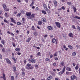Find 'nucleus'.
Listing matches in <instances>:
<instances>
[{
	"mask_svg": "<svg viewBox=\"0 0 80 80\" xmlns=\"http://www.w3.org/2000/svg\"><path fill=\"white\" fill-rule=\"evenodd\" d=\"M26 15L27 16H30L32 15V13L31 12H27Z\"/></svg>",
	"mask_w": 80,
	"mask_h": 80,
	"instance_id": "obj_14",
	"label": "nucleus"
},
{
	"mask_svg": "<svg viewBox=\"0 0 80 80\" xmlns=\"http://www.w3.org/2000/svg\"><path fill=\"white\" fill-rule=\"evenodd\" d=\"M41 53H40V52H39L38 53H37V55H39V56L40 55Z\"/></svg>",
	"mask_w": 80,
	"mask_h": 80,
	"instance_id": "obj_51",
	"label": "nucleus"
},
{
	"mask_svg": "<svg viewBox=\"0 0 80 80\" xmlns=\"http://www.w3.org/2000/svg\"><path fill=\"white\" fill-rule=\"evenodd\" d=\"M5 60L7 62V63H8V64H10V65L12 64V63L10 62V60H9V59H8V58H6L5 59Z\"/></svg>",
	"mask_w": 80,
	"mask_h": 80,
	"instance_id": "obj_5",
	"label": "nucleus"
},
{
	"mask_svg": "<svg viewBox=\"0 0 80 80\" xmlns=\"http://www.w3.org/2000/svg\"><path fill=\"white\" fill-rule=\"evenodd\" d=\"M17 54L18 55H21V53L20 52H18Z\"/></svg>",
	"mask_w": 80,
	"mask_h": 80,
	"instance_id": "obj_53",
	"label": "nucleus"
},
{
	"mask_svg": "<svg viewBox=\"0 0 80 80\" xmlns=\"http://www.w3.org/2000/svg\"><path fill=\"white\" fill-rule=\"evenodd\" d=\"M11 35H12V36H14V35H15V34H13L12 33H11Z\"/></svg>",
	"mask_w": 80,
	"mask_h": 80,
	"instance_id": "obj_57",
	"label": "nucleus"
},
{
	"mask_svg": "<svg viewBox=\"0 0 80 80\" xmlns=\"http://www.w3.org/2000/svg\"><path fill=\"white\" fill-rule=\"evenodd\" d=\"M72 55L73 57H74V56H75L76 55V52H73L72 53Z\"/></svg>",
	"mask_w": 80,
	"mask_h": 80,
	"instance_id": "obj_33",
	"label": "nucleus"
},
{
	"mask_svg": "<svg viewBox=\"0 0 80 80\" xmlns=\"http://www.w3.org/2000/svg\"><path fill=\"white\" fill-rule=\"evenodd\" d=\"M67 4L69 6H71V5L72 4V3L70 2H67Z\"/></svg>",
	"mask_w": 80,
	"mask_h": 80,
	"instance_id": "obj_17",
	"label": "nucleus"
},
{
	"mask_svg": "<svg viewBox=\"0 0 80 80\" xmlns=\"http://www.w3.org/2000/svg\"><path fill=\"white\" fill-rule=\"evenodd\" d=\"M61 8H62V9H63V10H65V8L64 7V6H62Z\"/></svg>",
	"mask_w": 80,
	"mask_h": 80,
	"instance_id": "obj_49",
	"label": "nucleus"
},
{
	"mask_svg": "<svg viewBox=\"0 0 80 80\" xmlns=\"http://www.w3.org/2000/svg\"><path fill=\"white\" fill-rule=\"evenodd\" d=\"M75 69L76 70H78V65L76 66L75 67Z\"/></svg>",
	"mask_w": 80,
	"mask_h": 80,
	"instance_id": "obj_35",
	"label": "nucleus"
},
{
	"mask_svg": "<svg viewBox=\"0 0 80 80\" xmlns=\"http://www.w3.org/2000/svg\"><path fill=\"white\" fill-rule=\"evenodd\" d=\"M55 23L56 25V27L58 28H60V23L58 22H56Z\"/></svg>",
	"mask_w": 80,
	"mask_h": 80,
	"instance_id": "obj_4",
	"label": "nucleus"
},
{
	"mask_svg": "<svg viewBox=\"0 0 80 80\" xmlns=\"http://www.w3.org/2000/svg\"><path fill=\"white\" fill-rule=\"evenodd\" d=\"M3 78L4 80H6V78L5 77V74L3 73Z\"/></svg>",
	"mask_w": 80,
	"mask_h": 80,
	"instance_id": "obj_22",
	"label": "nucleus"
},
{
	"mask_svg": "<svg viewBox=\"0 0 80 80\" xmlns=\"http://www.w3.org/2000/svg\"><path fill=\"white\" fill-rule=\"evenodd\" d=\"M73 18H77V19H80V17L78 16H76L75 17H73Z\"/></svg>",
	"mask_w": 80,
	"mask_h": 80,
	"instance_id": "obj_26",
	"label": "nucleus"
},
{
	"mask_svg": "<svg viewBox=\"0 0 80 80\" xmlns=\"http://www.w3.org/2000/svg\"><path fill=\"white\" fill-rule=\"evenodd\" d=\"M42 22L41 21H39L38 22V24L39 25H41L42 24Z\"/></svg>",
	"mask_w": 80,
	"mask_h": 80,
	"instance_id": "obj_15",
	"label": "nucleus"
},
{
	"mask_svg": "<svg viewBox=\"0 0 80 80\" xmlns=\"http://www.w3.org/2000/svg\"><path fill=\"white\" fill-rule=\"evenodd\" d=\"M43 6L44 8H47V5H46V4H43Z\"/></svg>",
	"mask_w": 80,
	"mask_h": 80,
	"instance_id": "obj_31",
	"label": "nucleus"
},
{
	"mask_svg": "<svg viewBox=\"0 0 80 80\" xmlns=\"http://www.w3.org/2000/svg\"><path fill=\"white\" fill-rule=\"evenodd\" d=\"M60 65H61V66L63 67V66H64V62H61Z\"/></svg>",
	"mask_w": 80,
	"mask_h": 80,
	"instance_id": "obj_24",
	"label": "nucleus"
},
{
	"mask_svg": "<svg viewBox=\"0 0 80 80\" xmlns=\"http://www.w3.org/2000/svg\"><path fill=\"white\" fill-rule=\"evenodd\" d=\"M44 9H45V10L46 11V12H47L48 13H50V10H49V9H48L47 7L46 8H44Z\"/></svg>",
	"mask_w": 80,
	"mask_h": 80,
	"instance_id": "obj_8",
	"label": "nucleus"
},
{
	"mask_svg": "<svg viewBox=\"0 0 80 80\" xmlns=\"http://www.w3.org/2000/svg\"><path fill=\"white\" fill-rule=\"evenodd\" d=\"M31 39H32V37H30L28 38V39L26 40V42H29L30 40H31Z\"/></svg>",
	"mask_w": 80,
	"mask_h": 80,
	"instance_id": "obj_7",
	"label": "nucleus"
},
{
	"mask_svg": "<svg viewBox=\"0 0 80 80\" xmlns=\"http://www.w3.org/2000/svg\"><path fill=\"white\" fill-rule=\"evenodd\" d=\"M55 59L56 60H58V58H55Z\"/></svg>",
	"mask_w": 80,
	"mask_h": 80,
	"instance_id": "obj_54",
	"label": "nucleus"
},
{
	"mask_svg": "<svg viewBox=\"0 0 80 80\" xmlns=\"http://www.w3.org/2000/svg\"><path fill=\"white\" fill-rule=\"evenodd\" d=\"M48 30H51V29H52V28L51 26H49L48 27Z\"/></svg>",
	"mask_w": 80,
	"mask_h": 80,
	"instance_id": "obj_25",
	"label": "nucleus"
},
{
	"mask_svg": "<svg viewBox=\"0 0 80 80\" xmlns=\"http://www.w3.org/2000/svg\"><path fill=\"white\" fill-rule=\"evenodd\" d=\"M52 41L53 43H55V42H56V39L55 38H53L52 39Z\"/></svg>",
	"mask_w": 80,
	"mask_h": 80,
	"instance_id": "obj_29",
	"label": "nucleus"
},
{
	"mask_svg": "<svg viewBox=\"0 0 80 80\" xmlns=\"http://www.w3.org/2000/svg\"><path fill=\"white\" fill-rule=\"evenodd\" d=\"M12 58L14 60V63H16L17 62V61L16 60V59L14 58V57L13 56L12 57Z\"/></svg>",
	"mask_w": 80,
	"mask_h": 80,
	"instance_id": "obj_12",
	"label": "nucleus"
},
{
	"mask_svg": "<svg viewBox=\"0 0 80 80\" xmlns=\"http://www.w3.org/2000/svg\"><path fill=\"white\" fill-rule=\"evenodd\" d=\"M45 60L46 61H47V62H49V61H50V60L48 58H46Z\"/></svg>",
	"mask_w": 80,
	"mask_h": 80,
	"instance_id": "obj_39",
	"label": "nucleus"
},
{
	"mask_svg": "<svg viewBox=\"0 0 80 80\" xmlns=\"http://www.w3.org/2000/svg\"><path fill=\"white\" fill-rule=\"evenodd\" d=\"M2 52H3V53H4V52H5V48H3L2 49Z\"/></svg>",
	"mask_w": 80,
	"mask_h": 80,
	"instance_id": "obj_40",
	"label": "nucleus"
},
{
	"mask_svg": "<svg viewBox=\"0 0 80 80\" xmlns=\"http://www.w3.org/2000/svg\"><path fill=\"white\" fill-rule=\"evenodd\" d=\"M72 65H73V67H75V66L76 64L75 63H73L72 64Z\"/></svg>",
	"mask_w": 80,
	"mask_h": 80,
	"instance_id": "obj_62",
	"label": "nucleus"
},
{
	"mask_svg": "<svg viewBox=\"0 0 80 80\" xmlns=\"http://www.w3.org/2000/svg\"><path fill=\"white\" fill-rule=\"evenodd\" d=\"M30 61L32 63H33V62H34V60L31 59V60Z\"/></svg>",
	"mask_w": 80,
	"mask_h": 80,
	"instance_id": "obj_42",
	"label": "nucleus"
},
{
	"mask_svg": "<svg viewBox=\"0 0 80 80\" xmlns=\"http://www.w3.org/2000/svg\"><path fill=\"white\" fill-rule=\"evenodd\" d=\"M31 59H32V58H33L32 57H33V55H31L30 56V57Z\"/></svg>",
	"mask_w": 80,
	"mask_h": 80,
	"instance_id": "obj_59",
	"label": "nucleus"
},
{
	"mask_svg": "<svg viewBox=\"0 0 80 80\" xmlns=\"http://www.w3.org/2000/svg\"><path fill=\"white\" fill-rule=\"evenodd\" d=\"M17 25H21V23L20 22H17Z\"/></svg>",
	"mask_w": 80,
	"mask_h": 80,
	"instance_id": "obj_38",
	"label": "nucleus"
},
{
	"mask_svg": "<svg viewBox=\"0 0 80 80\" xmlns=\"http://www.w3.org/2000/svg\"><path fill=\"white\" fill-rule=\"evenodd\" d=\"M32 30H35V27L34 26H32Z\"/></svg>",
	"mask_w": 80,
	"mask_h": 80,
	"instance_id": "obj_45",
	"label": "nucleus"
},
{
	"mask_svg": "<svg viewBox=\"0 0 80 80\" xmlns=\"http://www.w3.org/2000/svg\"><path fill=\"white\" fill-rule=\"evenodd\" d=\"M27 65L28 67H29L30 70H32L33 69V67H32V66L31 67H30L31 66H32V64L29 63H28Z\"/></svg>",
	"mask_w": 80,
	"mask_h": 80,
	"instance_id": "obj_3",
	"label": "nucleus"
},
{
	"mask_svg": "<svg viewBox=\"0 0 80 80\" xmlns=\"http://www.w3.org/2000/svg\"><path fill=\"white\" fill-rule=\"evenodd\" d=\"M1 43L4 45H5V41H4V40H2Z\"/></svg>",
	"mask_w": 80,
	"mask_h": 80,
	"instance_id": "obj_28",
	"label": "nucleus"
},
{
	"mask_svg": "<svg viewBox=\"0 0 80 80\" xmlns=\"http://www.w3.org/2000/svg\"><path fill=\"white\" fill-rule=\"evenodd\" d=\"M50 4H48V8H50Z\"/></svg>",
	"mask_w": 80,
	"mask_h": 80,
	"instance_id": "obj_64",
	"label": "nucleus"
},
{
	"mask_svg": "<svg viewBox=\"0 0 80 80\" xmlns=\"http://www.w3.org/2000/svg\"><path fill=\"white\" fill-rule=\"evenodd\" d=\"M4 22H5L6 23H8V21H7V20L6 19H4Z\"/></svg>",
	"mask_w": 80,
	"mask_h": 80,
	"instance_id": "obj_37",
	"label": "nucleus"
},
{
	"mask_svg": "<svg viewBox=\"0 0 80 80\" xmlns=\"http://www.w3.org/2000/svg\"><path fill=\"white\" fill-rule=\"evenodd\" d=\"M70 78L71 80H74V79L77 80V78L75 75H73L72 76H71Z\"/></svg>",
	"mask_w": 80,
	"mask_h": 80,
	"instance_id": "obj_2",
	"label": "nucleus"
},
{
	"mask_svg": "<svg viewBox=\"0 0 80 80\" xmlns=\"http://www.w3.org/2000/svg\"><path fill=\"white\" fill-rule=\"evenodd\" d=\"M8 33H9V34H10V35H11V32H10L8 31Z\"/></svg>",
	"mask_w": 80,
	"mask_h": 80,
	"instance_id": "obj_63",
	"label": "nucleus"
},
{
	"mask_svg": "<svg viewBox=\"0 0 80 80\" xmlns=\"http://www.w3.org/2000/svg\"><path fill=\"white\" fill-rule=\"evenodd\" d=\"M53 77L52 76L50 75L49 77H48L47 79V80H52V78Z\"/></svg>",
	"mask_w": 80,
	"mask_h": 80,
	"instance_id": "obj_9",
	"label": "nucleus"
},
{
	"mask_svg": "<svg viewBox=\"0 0 80 80\" xmlns=\"http://www.w3.org/2000/svg\"><path fill=\"white\" fill-rule=\"evenodd\" d=\"M25 18H22V20L23 22H24V21H25Z\"/></svg>",
	"mask_w": 80,
	"mask_h": 80,
	"instance_id": "obj_52",
	"label": "nucleus"
},
{
	"mask_svg": "<svg viewBox=\"0 0 80 80\" xmlns=\"http://www.w3.org/2000/svg\"><path fill=\"white\" fill-rule=\"evenodd\" d=\"M69 37H71V38H73V33L72 32H70L69 35Z\"/></svg>",
	"mask_w": 80,
	"mask_h": 80,
	"instance_id": "obj_11",
	"label": "nucleus"
},
{
	"mask_svg": "<svg viewBox=\"0 0 80 80\" xmlns=\"http://www.w3.org/2000/svg\"><path fill=\"white\" fill-rule=\"evenodd\" d=\"M58 74L59 75H62V74H63L62 73V72H60Z\"/></svg>",
	"mask_w": 80,
	"mask_h": 80,
	"instance_id": "obj_47",
	"label": "nucleus"
},
{
	"mask_svg": "<svg viewBox=\"0 0 80 80\" xmlns=\"http://www.w3.org/2000/svg\"><path fill=\"white\" fill-rule=\"evenodd\" d=\"M66 70H68V71H72V69L71 68L69 67H67L66 68Z\"/></svg>",
	"mask_w": 80,
	"mask_h": 80,
	"instance_id": "obj_13",
	"label": "nucleus"
},
{
	"mask_svg": "<svg viewBox=\"0 0 80 80\" xmlns=\"http://www.w3.org/2000/svg\"><path fill=\"white\" fill-rule=\"evenodd\" d=\"M12 45L14 47H16V45H15V43H12Z\"/></svg>",
	"mask_w": 80,
	"mask_h": 80,
	"instance_id": "obj_46",
	"label": "nucleus"
},
{
	"mask_svg": "<svg viewBox=\"0 0 80 80\" xmlns=\"http://www.w3.org/2000/svg\"><path fill=\"white\" fill-rule=\"evenodd\" d=\"M41 21H42V22H43L44 21V18H42L41 19Z\"/></svg>",
	"mask_w": 80,
	"mask_h": 80,
	"instance_id": "obj_55",
	"label": "nucleus"
},
{
	"mask_svg": "<svg viewBox=\"0 0 80 80\" xmlns=\"http://www.w3.org/2000/svg\"><path fill=\"white\" fill-rule=\"evenodd\" d=\"M50 73L51 74V75H54L53 72H51Z\"/></svg>",
	"mask_w": 80,
	"mask_h": 80,
	"instance_id": "obj_61",
	"label": "nucleus"
},
{
	"mask_svg": "<svg viewBox=\"0 0 80 80\" xmlns=\"http://www.w3.org/2000/svg\"><path fill=\"white\" fill-rule=\"evenodd\" d=\"M0 58H1V59H2V55L1 54H0Z\"/></svg>",
	"mask_w": 80,
	"mask_h": 80,
	"instance_id": "obj_60",
	"label": "nucleus"
},
{
	"mask_svg": "<svg viewBox=\"0 0 80 80\" xmlns=\"http://www.w3.org/2000/svg\"><path fill=\"white\" fill-rule=\"evenodd\" d=\"M77 28L78 30L79 31H80V27L79 26L77 27Z\"/></svg>",
	"mask_w": 80,
	"mask_h": 80,
	"instance_id": "obj_41",
	"label": "nucleus"
},
{
	"mask_svg": "<svg viewBox=\"0 0 80 80\" xmlns=\"http://www.w3.org/2000/svg\"><path fill=\"white\" fill-rule=\"evenodd\" d=\"M35 3V2L33 1L32 2V3L31 4L30 6L31 7H32L34 3Z\"/></svg>",
	"mask_w": 80,
	"mask_h": 80,
	"instance_id": "obj_23",
	"label": "nucleus"
},
{
	"mask_svg": "<svg viewBox=\"0 0 80 80\" xmlns=\"http://www.w3.org/2000/svg\"><path fill=\"white\" fill-rule=\"evenodd\" d=\"M64 38H67V36H65V35H64L63 36Z\"/></svg>",
	"mask_w": 80,
	"mask_h": 80,
	"instance_id": "obj_58",
	"label": "nucleus"
},
{
	"mask_svg": "<svg viewBox=\"0 0 80 80\" xmlns=\"http://www.w3.org/2000/svg\"><path fill=\"white\" fill-rule=\"evenodd\" d=\"M42 13H44V14H47V12L44 10H42Z\"/></svg>",
	"mask_w": 80,
	"mask_h": 80,
	"instance_id": "obj_27",
	"label": "nucleus"
},
{
	"mask_svg": "<svg viewBox=\"0 0 80 80\" xmlns=\"http://www.w3.org/2000/svg\"><path fill=\"white\" fill-rule=\"evenodd\" d=\"M64 72H65V70H64V69H62V74H63V73H64Z\"/></svg>",
	"mask_w": 80,
	"mask_h": 80,
	"instance_id": "obj_48",
	"label": "nucleus"
},
{
	"mask_svg": "<svg viewBox=\"0 0 80 80\" xmlns=\"http://www.w3.org/2000/svg\"><path fill=\"white\" fill-rule=\"evenodd\" d=\"M8 13H5V17H8Z\"/></svg>",
	"mask_w": 80,
	"mask_h": 80,
	"instance_id": "obj_43",
	"label": "nucleus"
},
{
	"mask_svg": "<svg viewBox=\"0 0 80 80\" xmlns=\"http://www.w3.org/2000/svg\"><path fill=\"white\" fill-rule=\"evenodd\" d=\"M11 80H14V77L11 76Z\"/></svg>",
	"mask_w": 80,
	"mask_h": 80,
	"instance_id": "obj_36",
	"label": "nucleus"
},
{
	"mask_svg": "<svg viewBox=\"0 0 80 80\" xmlns=\"http://www.w3.org/2000/svg\"><path fill=\"white\" fill-rule=\"evenodd\" d=\"M3 7L4 10L5 11H7V12H8L9 11V9L8 8H7V7L6 6L5 4H3Z\"/></svg>",
	"mask_w": 80,
	"mask_h": 80,
	"instance_id": "obj_1",
	"label": "nucleus"
},
{
	"mask_svg": "<svg viewBox=\"0 0 80 80\" xmlns=\"http://www.w3.org/2000/svg\"><path fill=\"white\" fill-rule=\"evenodd\" d=\"M54 3L55 5V6H57V5H58V3H57V1H55L54 2Z\"/></svg>",
	"mask_w": 80,
	"mask_h": 80,
	"instance_id": "obj_30",
	"label": "nucleus"
},
{
	"mask_svg": "<svg viewBox=\"0 0 80 80\" xmlns=\"http://www.w3.org/2000/svg\"><path fill=\"white\" fill-rule=\"evenodd\" d=\"M47 21V20H46V19L45 18H44V21H43V22H46Z\"/></svg>",
	"mask_w": 80,
	"mask_h": 80,
	"instance_id": "obj_56",
	"label": "nucleus"
},
{
	"mask_svg": "<svg viewBox=\"0 0 80 80\" xmlns=\"http://www.w3.org/2000/svg\"><path fill=\"white\" fill-rule=\"evenodd\" d=\"M34 35L35 36V37H37V35H38V33L37 32H33Z\"/></svg>",
	"mask_w": 80,
	"mask_h": 80,
	"instance_id": "obj_16",
	"label": "nucleus"
},
{
	"mask_svg": "<svg viewBox=\"0 0 80 80\" xmlns=\"http://www.w3.org/2000/svg\"><path fill=\"white\" fill-rule=\"evenodd\" d=\"M72 8L74 10V12H76V11H77V9L76 8H75V7L73 6Z\"/></svg>",
	"mask_w": 80,
	"mask_h": 80,
	"instance_id": "obj_19",
	"label": "nucleus"
},
{
	"mask_svg": "<svg viewBox=\"0 0 80 80\" xmlns=\"http://www.w3.org/2000/svg\"><path fill=\"white\" fill-rule=\"evenodd\" d=\"M57 53V52H56V53H55L54 54V57H57V54H56Z\"/></svg>",
	"mask_w": 80,
	"mask_h": 80,
	"instance_id": "obj_44",
	"label": "nucleus"
},
{
	"mask_svg": "<svg viewBox=\"0 0 80 80\" xmlns=\"http://www.w3.org/2000/svg\"><path fill=\"white\" fill-rule=\"evenodd\" d=\"M68 47L70 49H73V47L72 46L70 45H68Z\"/></svg>",
	"mask_w": 80,
	"mask_h": 80,
	"instance_id": "obj_21",
	"label": "nucleus"
},
{
	"mask_svg": "<svg viewBox=\"0 0 80 80\" xmlns=\"http://www.w3.org/2000/svg\"><path fill=\"white\" fill-rule=\"evenodd\" d=\"M10 20H11V22H13L14 23L16 24V22H15V20H14L13 18H10Z\"/></svg>",
	"mask_w": 80,
	"mask_h": 80,
	"instance_id": "obj_6",
	"label": "nucleus"
},
{
	"mask_svg": "<svg viewBox=\"0 0 80 80\" xmlns=\"http://www.w3.org/2000/svg\"><path fill=\"white\" fill-rule=\"evenodd\" d=\"M12 68H13V72H16V67H15V66H13L12 67Z\"/></svg>",
	"mask_w": 80,
	"mask_h": 80,
	"instance_id": "obj_10",
	"label": "nucleus"
},
{
	"mask_svg": "<svg viewBox=\"0 0 80 80\" xmlns=\"http://www.w3.org/2000/svg\"><path fill=\"white\" fill-rule=\"evenodd\" d=\"M20 15H21V13H19L17 15L18 17H20Z\"/></svg>",
	"mask_w": 80,
	"mask_h": 80,
	"instance_id": "obj_34",
	"label": "nucleus"
},
{
	"mask_svg": "<svg viewBox=\"0 0 80 80\" xmlns=\"http://www.w3.org/2000/svg\"><path fill=\"white\" fill-rule=\"evenodd\" d=\"M34 17H35V14H32L31 15V17L32 18H33H33H34Z\"/></svg>",
	"mask_w": 80,
	"mask_h": 80,
	"instance_id": "obj_32",
	"label": "nucleus"
},
{
	"mask_svg": "<svg viewBox=\"0 0 80 80\" xmlns=\"http://www.w3.org/2000/svg\"><path fill=\"white\" fill-rule=\"evenodd\" d=\"M72 27L73 28H74V29H75V26L72 25Z\"/></svg>",
	"mask_w": 80,
	"mask_h": 80,
	"instance_id": "obj_50",
	"label": "nucleus"
},
{
	"mask_svg": "<svg viewBox=\"0 0 80 80\" xmlns=\"http://www.w3.org/2000/svg\"><path fill=\"white\" fill-rule=\"evenodd\" d=\"M27 18H28V19H30L31 20H33V18H32L31 16L28 17H27Z\"/></svg>",
	"mask_w": 80,
	"mask_h": 80,
	"instance_id": "obj_18",
	"label": "nucleus"
},
{
	"mask_svg": "<svg viewBox=\"0 0 80 80\" xmlns=\"http://www.w3.org/2000/svg\"><path fill=\"white\" fill-rule=\"evenodd\" d=\"M15 51L17 52H20V48H16L15 49Z\"/></svg>",
	"mask_w": 80,
	"mask_h": 80,
	"instance_id": "obj_20",
	"label": "nucleus"
}]
</instances>
